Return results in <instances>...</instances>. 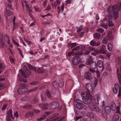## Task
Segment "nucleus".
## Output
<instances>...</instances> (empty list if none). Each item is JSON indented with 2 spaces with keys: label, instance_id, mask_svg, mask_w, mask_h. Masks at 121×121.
Returning <instances> with one entry per match:
<instances>
[{
  "label": "nucleus",
  "instance_id": "1",
  "mask_svg": "<svg viewBox=\"0 0 121 121\" xmlns=\"http://www.w3.org/2000/svg\"><path fill=\"white\" fill-rule=\"evenodd\" d=\"M121 9V2L119 5L117 6L115 5L112 7H109L108 9L109 15L111 17L117 18L118 17L119 12L118 11Z\"/></svg>",
  "mask_w": 121,
  "mask_h": 121
},
{
  "label": "nucleus",
  "instance_id": "2",
  "mask_svg": "<svg viewBox=\"0 0 121 121\" xmlns=\"http://www.w3.org/2000/svg\"><path fill=\"white\" fill-rule=\"evenodd\" d=\"M79 46H78L74 48L71 51L69 52L68 53V56H70L71 55H74L77 54L79 55H82V52H75V51H76L78 50L79 49Z\"/></svg>",
  "mask_w": 121,
  "mask_h": 121
},
{
  "label": "nucleus",
  "instance_id": "3",
  "mask_svg": "<svg viewBox=\"0 0 121 121\" xmlns=\"http://www.w3.org/2000/svg\"><path fill=\"white\" fill-rule=\"evenodd\" d=\"M88 106L90 109L97 113H98L99 111L98 107L96 105H95L92 102H89L88 104Z\"/></svg>",
  "mask_w": 121,
  "mask_h": 121
},
{
  "label": "nucleus",
  "instance_id": "4",
  "mask_svg": "<svg viewBox=\"0 0 121 121\" xmlns=\"http://www.w3.org/2000/svg\"><path fill=\"white\" fill-rule=\"evenodd\" d=\"M27 66L29 69L31 70H34L35 71H36L37 70V71L38 73H42L43 72V70L42 69L39 68L37 69V68H36L35 67H32L30 64H28Z\"/></svg>",
  "mask_w": 121,
  "mask_h": 121
},
{
  "label": "nucleus",
  "instance_id": "5",
  "mask_svg": "<svg viewBox=\"0 0 121 121\" xmlns=\"http://www.w3.org/2000/svg\"><path fill=\"white\" fill-rule=\"evenodd\" d=\"M110 106L113 110L114 111L116 109V113H118L120 112L119 107L118 106H117L116 108V105L113 101H112L111 102L110 104Z\"/></svg>",
  "mask_w": 121,
  "mask_h": 121
},
{
  "label": "nucleus",
  "instance_id": "6",
  "mask_svg": "<svg viewBox=\"0 0 121 121\" xmlns=\"http://www.w3.org/2000/svg\"><path fill=\"white\" fill-rule=\"evenodd\" d=\"M81 96L82 98L90 99V100L92 99V96L89 93V92L87 93L86 92H83L82 93Z\"/></svg>",
  "mask_w": 121,
  "mask_h": 121
},
{
  "label": "nucleus",
  "instance_id": "7",
  "mask_svg": "<svg viewBox=\"0 0 121 121\" xmlns=\"http://www.w3.org/2000/svg\"><path fill=\"white\" fill-rule=\"evenodd\" d=\"M80 59L78 56H76L73 58L72 63L73 65H77L80 62Z\"/></svg>",
  "mask_w": 121,
  "mask_h": 121
},
{
  "label": "nucleus",
  "instance_id": "8",
  "mask_svg": "<svg viewBox=\"0 0 121 121\" xmlns=\"http://www.w3.org/2000/svg\"><path fill=\"white\" fill-rule=\"evenodd\" d=\"M76 101L77 103L76 105L77 108L79 109H82V102L78 99H76Z\"/></svg>",
  "mask_w": 121,
  "mask_h": 121
},
{
  "label": "nucleus",
  "instance_id": "9",
  "mask_svg": "<svg viewBox=\"0 0 121 121\" xmlns=\"http://www.w3.org/2000/svg\"><path fill=\"white\" fill-rule=\"evenodd\" d=\"M100 98V95L99 94H95L94 96L93 100L95 104L96 105L99 104V100Z\"/></svg>",
  "mask_w": 121,
  "mask_h": 121
},
{
  "label": "nucleus",
  "instance_id": "10",
  "mask_svg": "<svg viewBox=\"0 0 121 121\" xmlns=\"http://www.w3.org/2000/svg\"><path fill=\"white\" fill-rule=\"evenodd\" d=\"M28 90V89L27 88H20L18 89L17 91L19 94H21L24 93Z\"/></svg>",
  "mask_w": 121,
  "mask_h": 121
},
{
  "label": "nucleus",
  "instance_id": "11",
  "mask_svg": "<svg viewBox=\"0 0 121 121\" xmlns=\"http://www.w3.org/2000/svg\"><path fill=\"white\" fill-rule=\"evenodd\" d=\"M58 103L56 102H53L50 104V108L51 109H54L58 107L59 106Z\"/></svg>",
  "mask_w": 121,
  "mask_h": 121
},
{
  "label": "nucleus",
  "instance_id": "12",
  "mask_svg": "<svg viewBox=\"0 0 121 121\" xmlns=\"http://www.w3.org/2000/svg\"><path fill=\"white\" fill-rule=\"evenodd\" d=\"M118 89L119 90L121 89V88L118 83H116L114 85V87L113 89V91L114 93H117L118 92Z\"/></svg>",
  "mask_w": 121,
  "mask_h": 121
},
{
  "label": "nucleus",
  "instance_id": "13",
  "mask_svg": "<svg viewBox=\"0 0 121 121\" xmlns=\"http://www.w3.org/2000/svg\"><path fill=\"white\" fill-rule=\"evenodd\" d=\"M86 87L87 89V91L89 92H91L92 91V87L91 85L89 83L86 84Z\"/></svg>",
  "mask_w": 121,
  "mask_h": 121
},
{
  "label": "nucleus",
  "instance_id": "14",
  "mask_svg": "<svg viewBox=\"0 0 121 121\" xmlns=\"http://www.w3.org/2000/svg\"><path fill=\"white\" fill-rule=\"evenodd\" d=\"M106 47L104 45H103L100 50L98 51V53L104 54L106 53Z\"/></svg>",
  "mask_w": 121,
  "mask_h": 121
},
{
  "label": "nucleus",
  "instance_id": "15",
  "mask_svg": "<svg viewBox=\"0 0 121 121\" xmlns=\"http://www.w3.org/2000/svg\"><path fill=\"white\" fill-rule=\"evenodd\" d=\"M91 81L93 85L95 86L97 84L98 80L94 77H92L91 79Z\"/></svg>",
  "mask_w": 121,
  "mask_h": 121
},
{
  "label": "nucleus",
  "instance_id": "16",
  "mask_svg": "<svg viewBox=\"0 0 121 121\" xmlns=\"http://www.w3.org/2000/svg\"><path fill=\"white\" fill-rule=\"evenodd\" d=\"M100 42L98 41L96 42L93 40H91L90 42V44L92 46H98L100 44Z\"/></svg>",
  "mask_w": 121,
  "mask_h": 121
},
{
  "label": "nucleus",
  "instance_id": "17",
  "mask_svg": "<svg viewBox=\"0 0 121 121\" xmlns=\"http://www.w3.org/2000/svg\"><path fill=\"white\" fill-rule=\"evenodd\" d=\"M50 114V113L49 112H45L43 115L42 117H40L38 119V120L40 121L44 120L46 116L49 115Z\"/></svg>",
  "mask_w": 121,
  "mask_h": 121
},
{
  "label": "nucleus",
  "instance_id": "18",
  "mask_svg": "<svg viewBox=\"0 0 121 121\" xmlns=\"http://www.w3.org/2000/svg\"><path fill=\"white\" fill-rule=\"evenodd\" d=\"M84 76L87 80H89L91 76V73L89 72H86L84 74Z\"/></svg>",
  "mask_w": 121,
  "mask_h": 121
},
{
  "label": "nucleus",
  "instance_id": "19",
  "mask_svg": "<svg viewBox=\"0 0 121 121\" xmlns=\"http://www.w3.org/2000/svg\"><path fill=\"white\" fill-rule=\"evenodd\" d=\"M104 110L106 113L109 114L111 112V108L108 106H106L105 107Z\"/></svg>",
  "mask_w": 121,
  "mask_h": 121
},
{
  "label": "nucleus",
  "instance_id": "20",
  "mask_svg": "<svg viewBox=\"0 0 121 121\" xmlns=\"http://www.w3.org/2000/svg\"><path fill=\"white\" fill-rule=\"evenodd\" d=\"M60 3V1L59 0H57L56 2H54V4L51 3V4L53 7H55L58 5H59Z\"/></svg>",
  "mask_w": 121,
  "mask_h": 121
},
{
  "label": "nucleus",
  "instance_id": "21",
  "mask_svg": "<svg viewBox=\"0 0 121 121\" xmlns=\"http://www.w3.org/2000/svg\"><path fill=\"white\" fill-rule=\"evenodd\" d=\"M4 14L6 17L8 16L9 15L11 16L12 15V13L10 12V11L5 9L4 12Z\"/></svg>",
  "mask_w": 121,
  "mask_h": 121
},
{
  "label": "nucleus",
  "instance_id": "22",
  "mask_svg": "<svg viewBox=\"0 0 121 121\" xmlns=\"http://www.w3.org/2000/svg\"><path fill=\"white\" fill-rule=\"evenodd\" d=\"M64 4H63L60 7V6L58 7L57 9L58 10V14H59L60 12L61 11H62V12H63L64 10Z\"/></svg>",
  "mask_w": 121,
  "mask_h": 121
},
{
  "label": "nucleus",
  "instance_id": "23",
  "mask_svg": "<svg viewBox=\"0 0 121 121\" xmlns=\"http://www.w3.org/2000/svg\"><path fill=\"white\" fill-rule=\"evenodd\" d=\"M59 86L60 87H62L64 85V82L63 80L61 79H60L58 82Z\"/></svg>",
  "mask_w": 121,
  "mask_h": 121
},
{
  "label": "nucleus",
  "instance_id": "24",
  "mask_svg": "<svg viewBox=\"0 0 121 121\" xmlns=\"http://www.w3.org/2000/svg\"><path fill=\"white\" fill-rule=\"evenodd\" d=\"M119 118V117L117 114L114 115L113 117L112 120L113 121H118Z\"/></svg>",
  "mask_w": 121,
  "mask_h": 121
},
{
  "label": "nucleus",
  "instance_id": "25",
  "mask_svg": "<svg viewBox=\"0 0 121 121\" xmlns=\"http://www.w3.org/2000/svg\"><path fill=\"white\" fill-rule=\"evenodd\" d=\"M117 74L118 75V78L120 82H121V72L119 71V70L117 69Z\"/></svg>",
  "mask_w": 121,
  "mask_h": 121
},
{
  "label": "nucleus",
  "instance_id": "26",
  "mask_svg": "<svg viewBox=\"0 0 121 121\" xmlns=\"http://www.w3.org/2000/svg\"><path fill=\"white\" fill-rule=\"evenodd\" d=\"M52 84L53 86L56 88H57L59 87V84L56 81L53 82Z\"/></svg>",
  "mask_w": 121,
  "mask_h": 121
},
{
  "label": "nucleus",
  "instance_id": "27",
  "mask_svg": "<svg viewBox=\"0 0 121 121\" xmlns=\"http://www.w3.org/2000/svg\"><path fill=\"white\" fill-rule=\"evenodd\" d=\"M7 116L11 117L12 118L14 119V118L13 117V112L12 109H10L9 110Z\"/></svg>",
  "mask_w": 121,
  "mask_h": 121
},
{
  "label": "nucleus",
  "instance_id": "28",
  "mask_svg": "<svg viewBox=\"0 0 121 121\" xmlns=\"http://www.w3.org/2000/svg\"><path fill=\"white\" fill-rule=\"evenodd\" d=\"M67 45L69 47H70L71 48H72L76 46L77 43H68Z\"/></svg>",
  "mask_w": 121,
  "mask_h": 121
},
{
  "label": "nucleus",
  "instance_id": "29",
  "mask_svg": "<svg viewBox=\"0 0 121 121\" xmlns=\"http://www.w3.org/2000/svg\"><path fill=\"white\" fill-rule=\"evenodd\" d=\"M97 65L99 68L102 67L103 66L102 62L101 60H99L97 61Z\"/></svg>",
  "mask_w": 121,
  "mask_h": 121
},
{
  "label": "nucleus",
  "instance_id": "30",
  "mask_svg": "<svg viewBox=\"0 0 121 121\" xmlns=\"http://www.w3.org/2000/svg\"><path fill=\"white\" fill-rule=\"evenodd\" d=\"M90 66L91 68L95 69L96 66V63L95 62H92L90 64Z\"/></svg>",
  "mask_w": 121,
  "mask_h": 121
},
{
  "label": "nucleus",
  "instance_id": "31",
  "mask_svg": "<svg viewBox=\"0 0 121 121\" xmlns=\"http://www.w3.org/2000/svg\"><path fill=\"white\" fill-rule=\"evenodd\" d=\"M4 37L5 42L7 43L10 41L8 35H4Z\"/></svg>",
  "mask_w": 121,
  "mask_h": 121
},
{
  "label": "nucleus",
  "instance_id": "32",
  "mask_svg": "<svg viewBox=\"0 0 121 121\" xmlns=\"http://www.w3.org/2000/svg\"><path fill=\"white\" fill-rule=\"evenodd\" d=\"M100 34L98 33H96L93 34V36L94 38L98 39L100 38Z\"/></svg>",
  "mask_w": 121,
  "mask_h": 121
},
{
  "label": "nucleus",
  "instance_id": "33",
  "mask_svg": "<svg viewBox=\"0 0 121 121\" xmlns=\"http://www.w3.org/2000/svg\"><path fill=\"white\" fill-rule=\"evenodd\" d=\"M24 69L26 71V73L28 75H30L31 74V72L30 71L27 69L26 67L25 66H24L23 67Z\"/></svg>",
  "mask_w": 121,
  "mask_h": 121
},
{
  "label": "nucleus",
  "instance_id": "34",
  "mask_svg": "<svg viewBox=\"0 0 121 121\" xmlns=\"http://www.w3.org/2000/svg\"><path fill=\"white\" fill-rule=\"evenodd\" d=\"M107 47L109 51H112V44L109 43L107 46Z\"/></svg>",
  "mask_w": 121,
  "mask_h": 121
},
{
  "label": "nucleus",
  "instance_id": "35",
  "mask_svg": "<svg viewBox=\"0 0 121 121\" xmlns=\"http://www.w3.org/2000/svg\"><path fill=\"white\" fill-rule=\"evenodd\" d=\"M48 105H43L42 104H40L39 105V106L41 108L44 109H47L48 108Z\"/></svg>",
  "mask_w": 121,
  "mask_h": 121
},
{
  "label": "nucleus",
  "instance_id": "36",
  "mask_svg": "<svg viewBox=\"0 0 121 121\" xmlns=\"http://www.w3.org/2000/svg\"><path fill=\"white\" fill-rule=\"evenodd\" d=\"M107 37L110 40H111L112 39V36L111 33V32H108V33L107 35Z\"/></svg>",
  "mask_w": 121,
  "mask_h": 121
},
{
  "label": "nucleus",
  "instance_id": "37",
  "mask_svg": "<svg viewBox=\"0 0 121 121\" xmlns=\"http://www.w3.org/2000/svg\"><path fill=\"white\" fill-rule=\"evenodd\" d=\"M100 26L101 27L104 28L105 29H106L108 27V26L107 24L103 23H101L100 25Z\"/></svg>",
  "mask_w": 121,
  "mask_h": 121
},
{
  "label": "nucleus",
  "instance_id": "38",
  "mask_svg": "<svg viewBox=\"0 0 121 121\" xmlns=\"http://www.w3.org/2000/svg\"><path fill=\"white\" fill-rule=\"evenodd\" d=\"M5 43L1 39L0 40V48H2L3 47Z\"/></svg>",
  "mask_w": 121,
  "mask_h": 121
},
{
  "label": "nucleus",
  "instance_id": "39",
  "mask_svg": "<svg viewBox=\"0 0 121 121\" xmlns=\"http://www.w3.org/2000/svg\"><path fill=\"white\" fill-rule=\"evenodd\" d=\"M19 73H21V74L23 76H24L25 78L26 77L25 72L22 69H21L19 70Z\"/></svg>",
  "mask_w": 121,
  "mask_h": 121
},
{
  "label": "nucleus",
  "instance_id": "40",
  "mask_svg": "<svg viewBox=\"0 0 121 121\" xmlns=\"http://www.w3.org/2000/svg\"><path fill=\"white\" fill-rule=\"evenodd\" d=\"M33 115V114L31 112H28L26 113L25 116L26 117H31Z\"/></svg>",
  "mask_w": 121,
  "mask_h": 121
},
{
  "label": "nucleus",
  "instance_id": "41",
  "mask_svg": "<svg viewBox=\"0 0 121 121\" xmlns=\"http://www.w3.org/2000/svg\"><path fill=\"white\" fill-rule=\"evenodd\" d=\"M15 20V18L14 17L13 19V24L14 25V27L16 28L18 26V25L17 23H15L14 21Z\"/></svg>",
  "mask_w": 121,
  "mask_h": 121
},
{
  "label": "nucleus",
  "instance_id": "42",
  "mask_svg": "<svg viewBox=\"0 0 121 121\" xmlns=\"http://www.w3.org/2000/svg\"><path fill=\"white\" fill-rule=\"evenodd\" d=\"M114 23L112 21H110L108 23V26L109 27H111L114 25Z\"/></svg>",
  "mask_w": 121,
  "mask_h": 121
},
{
  "label": "nucleus",
  "instance_id": "43",
  "mask_svg": "<svg viewBox=\"0 0 121 121\" xmlns=\"http://www.w3.org/2000/svg\"><path fill=\"white\" fill-rule=\"evenodd\" d=\"M90 99H87L86 98H82V100L83 103L86 104L88 103V100Z\"/></svg>",
  "mask_w": 121,
  "mask_h": 121
},
{
  "label": "nucleus",
  "instance_id": "44",
  "mask_svg": "<svg viewBox=\"0 0 121 121\" xmlns=\"http://www.w3.org/2000/svg\"><path fill=\"white\" fill-rule=\"evenodd\" d=\"M12 41L13 43L16 45L17 47H18L20 46L19 45L18 43L16 42L15 41L14 39H12Z\"/></svg>",
  "mask_w": 121,
  "mask_h": 121
},
{
  "label": "nucleus",
  "instance_id": "45",
  "mask_svg": "<svg viewBox=\"0 0 121 121\" xmlns=\"http://www.w3.org/2000/svg\"><path fill=\"white\" fill-rule=\"evenodd\" d=\"M108 39L106 38H104L102 40V42L104 43H106L108 41Z\"/></svg>",
  "mask_w": 121,
  "mask_h": 121
},
{
  "label": "nucleus",
  "instance_id": "46",
  "mask_svg": "<svg viewBox=\"0 0 121 121\" xmlns=\"http://www.w3.org/2000/svg\"><path fill=\"white\" fill-rule=\"evenodd\" d=\"M104 30L102 28H100L97 29V31L100 33H103L104 32Z\"/></svg>",
  "mask_w": 121,
  "mask_h": 121
},
{
  "label": "nucleus",
  "instance_id": "47",
  "mask_svg": "<svg viewBox=\"0 0 121 121\" xmlns=\"http://www.w3.org/2000/svg\"><path fill=\"white\" fill-rule=\"evenodd\" d=\"M91 60L90 58L88 59L86 61V64L87 65H88L90 64Z\"/></svg>",
  "mask_w": 121,
  "mask_h": 121
},
{
  "label": "nucleus",
  "instance_id": "48",
  "mask_svg": "<svg viewBox=\"0 0 121 121\" xmlns=\"http://www.w3.org/2000/svg\"><path fill=\"white\" fill-rule=\"evenodd\" d=\"M47 4V0H46L43 1L42 2V4L44 7H45L46 6Z\"/></svg>",
  "mask_w": 121,
  "mask_h": 121
},
{
  "label": "nucleus",
  "instance_id": "49",
  "mask_svg": "<svg viewBox=\"0 0 121 121\" xmlns=\"http://www.w3.org/2000/svg\"><path fill=\"white\" fill-rule=\"evenodd\" d=\"M25 6H26L27 9L28 10L29 12H31L32 11V10L29 8V6L28 4H26Z\"/></svg>",
  "mask_w": 121,
  "mask_h": 121
},
{
  "label": "nucleus",
  "instance_id": "50",
  "mask_svg": "<svg viewBox=\"0 0 121 121\" xmlns=\"http://www.w3.org/2000/svg\"><path fill=\"white\" fill-rule=\"evenodd\" d=\"M83 27L82 26H81L78 29V30L77 31V32H78L82 30L83 29Z\"/></svg>",
  "mask_w": 121,
  "mask_h": 121
},
{
  "label": "nucleus",
  "instance_id": "51",
  "mask_svg": "<svg viewBox=\"0 0 121 121\" xmlns=\"http://www.w3.org/2000/svg\"><path fill=\"white\" fill-rule=\"evenodd\" d=\"M5 87V86L3 83H0V90Z\"/></svg>",
  "mask_w": 121,
  "mask_h": 121
},
{
  "label": "nucleus",
  "instance_id": "52",
  "mask_svg": "<svg viewBox=\"0 0 121 121\" xmlns=\"http://www.w3.org/2000/svg\"><path fill=\"white\" fill-rule=\"evenodd\" d=\"M17 48V49L19 52L20 54L21 55V56H22V57L23 58V54H22V52L21 49H20V48Z\"/></svg>",
  "mask_w": 121,
  "mask_h": 121
},
{
  "label": "nucleus",
  "instance_id": "53",
  "mask_svg": "<svg viewBox=\"0 0 121 121\" xmlns=\"http://www.w3.org/2000/svg\"><path fill=\"white\" fill-rule=\"evenodd\" d=\"M39 83V82H33L30 83V84L32 85H35L38 84Z\"/></svg>",
  "mask_w": 121,
  "mask_h": 121
},
{
  "label": "nucleus",
  "instance_id": "54",
  "mask_svg": "<svg viewBox=\"0 0 121 121\" xmlns=\"http://www.w3.org/2000/svg\"><path fill=\"white\" fill-rule=\"evenodd\" d=\"M46 99V97L44 95H43L41 96V99L43 101L45 100Z\"/></svg>",
  "mask_w": 121,
  "mask_h": 121
},
{
  "label": "nucleus",
  "instance_id": "55",
  "mask_svg": "<svg viewBox=\"0 0 121 121\" xmlns=\"http://www.w3.org/2000/svg\"><path fill=\"white\" fill-rule=\"evenodd\" d=\"M108 75V73L107 72H104L103 74V76L104 77L107 76Z\"/></svg>",
  "mask_w": 121,
  "mask_h": 121
},
{
  "label": "nucleus",
  "instance_id": "56",
  "mask_svg": "<svg viewBox=\"0 0 121 121\" xmlns=\"http://www.w3.org/2000/svg\"><path fill=\"white\" fill-rule=\"evenodd\" d=\"M22 5L23 6L24 5V3L25 4V5H26V4H28L27 2H26V0H23V1H22Z\"/></svg>",
  "mask_w": 121,
  "mask_h": 121
},
{
  "label": "nucleus",
  "instance_id": "57",
  "mask_svg": "<svg viewBox=\"0 0 121 121\" xmlns=\"http://www.w3.org/2000/svg\"><path fill=\"white\" fill-rule=\"evenodd\" d=\"M24 108H30L32 107V106L30 105H28L26 106H24Z\"/></svg>",
  "mask_w": 121,
  "mask_h": 121
},
{
  "label": "nucleus",
  "instance_id": "58",
  "mask_svg": "<svg viewBox=\"0 0 121 121\" xmlns=\"http://www.w3.org/2000/svg\"><path fill=\"white\" fill-rule=\"evenodd\" d=\"M11 117L9 116H7L6 117V119L7 121H11L10 119Z\"/></svg>",
  "mask_w": 121,
  "mask_h": 121
},
{
  "label": "nucleus",
  "instance_id": "59",
  "mask_svg": "<svg viewBox=\"0 0 121 121\" xmlns=\"http://www.w3.org/2000/svg\"><path fill=\"white\" fill-rule=\"evenodd\" d=\"M9 59L10 62L12 63H14V59L12 58L11 57H10Z\"/></svg>",
  "mask_w": 121,
  "mask_h": 121
},
{
  "label": "nucleus",
  "instance_id": "60",
  "mask_svg": "<svg viewBox=\"0 0 121 121\" xmlns=\"http://www.w3.org/2000/svg\"><path fill=\"white\" fill-rule=\"evenodd\" d=\"M51 8V7L50 5H49L48 6L46 9H44V10H49Z\"/></svg>",
  "mask_w": 121,
  "mask_h": 121
},
{
  "label": "nucleus",
  "instance_id": "61",
  "mask_svg": "<svg viewBox=\"0 0 121 121\" xmlns=\"http://www.w3.org/2000/svg\"><path fill=\"white\" fill-rule=\"evenodd\" d=\"M7 43L9 46L10 48H12L13 47V45L12 43H10V41Z\"/></svg>",
  "mask_w": 121,
  "mask_h": 121
},
{
  "label": "nucleus",
  "instance_id": "62",
  "mask_svg": "<svg viewBox=\"0 0 121 121\" xmlns=\"http://www.w3.org/2000/svg\"><path fill=\"white\" fill-rule=\"evenodd\" d=\"M46 93L48 97L49 98H50L51 95L50 94V93L49 91L47 90L46 91Z\"/></svg>",
  "mask_w": 121,
  "mask_h": 121
},
{
  "label": "nucleus",
  "instance_id": "63",
  "mask_svg": "<svg viewBox=\"0 0 121 121\" xmlns=\"http://www.w3.org/2000/svg\"><path fill=\"white\" fill-rule=\"evenodd\" d=\"M96 73L97 74V77L99 78L100 77V73L98 70H97L96 71Z\"/></svg>",
  "mask_w": 121,
  "mask_h": 121
},
{
  "label": "nucleus",
  "instance_id": "64",
  "mask_svg": "<svg viewBox=\"0 0 121 121\" xmlns=\"http://www.w3.org/2000/svg\"><path fill=\"white\" fill-rule=\"evenodd\" d=\"M92 68H91L90 69H89V71L91 72L92 73H94L95 72V70L93 69H92Z\"/></svg>",
  "mask_w": 121,
  "mask_h": 121
}]
</instances>
